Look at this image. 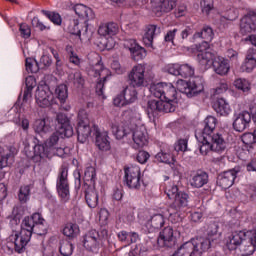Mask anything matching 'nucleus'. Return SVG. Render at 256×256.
<instances>
[{
  "mask_svg": "<svg viewBox=\"0 0 256 256\" xmlns=\"http://www.w3.org/2000/svg\"><path fill=\"white\" fill-rule=\"evenodd\" d=\"M181 64H168L165 67V70L167 73H170V75H179Z\"/></svg>",
  "mask_w": 256,
  "mask_h": 256,
  "instance_id": "nucleus-64",
  "label": "nucleus"
},
{
  "mask_svg": "<svg viewBox=\"0 0 256 256\" xmlns=\"http://www.w3.org/2000/svg\"><path fill=\"white\" fill-rule=\"evenodd\" d=\"M43 15L47 17L54 25H61L63 20L61 19V15L57 12H51L47 10H42Z\"/></svg>",
  "mask_w": 256,
  "mask_h": 256,
  "instance_id": "nucleus-53",
  "label": "nucleus"
},
{
  "mask_svg": "<svg viewBox=\"0 0 256 256\" xmlns=\"http://www.w3.org/2000/svg\"><path fill=\"white\" fill-rule=\"evenodd\" d=\"M195 137L200 144L199 148L201 155H208L210 151H214V153H223V151L227 149V142L220 133L202 135L201 132H197Z\"/></svg>",
  "mask_w": 256,
  "mask_h": 256,
  "instance_id": "nucleus-4",
  "label": "nucleus"
},
{
  "mask_svg": "<svg viewBox=\"0 0 256 256\" xmlns=\"http://www.w3.org/2000/svg\"><path fill=\"white\" fill-rule=\"evenodd\" d=\"M17 111H18L17 106H14L12 109L9 110L8 112L9 121H13L14 123H17L19 117H21V115Z\"/></svg>",
  "mask_w": 256,
  "mask_h": 256,
  "instance_id": "nucleus-63",
  "label": "nucleus"
},
{
  "mask_svg": "<svg viewBox=\"0 0 256 256\" xmlns=\"http://www.w3.org/2000/svg\"><path fill=\"white\" fill-rule=\"evenodd\" d=\"M35 99L37 105L43 108L51 107V105H53V103L55 102L53 92H51L47 84L38 86L35 93Z\"/></svg>",
  "mask_w": 256,
  "mask_h": 256,
  "instance_id": "nucleus-14",
  "label": "nucleus"
},
{
  "mask_svg": "<svg viewBox=\"0 0 256 256\" xmlns=\"http://www.w3.org/2000/svg\"><path fill=\"white\" fill-rule=\"evenodd\" d=\"M41 223H45L41 213H34L31 217H25L21 225L24 227L26 225V229L33 233V225H39Z\"/></svg>",
  "mask_w": 256,
  "mask_h": 256,
  "instance_id": "nucleus-34",
  "label": "nucleus"
},
{
  "mask_svg": "<svg viewBox=\"0 0 256 256\" xmlns=\"http://www.w3.org/2000/svg\"><path fill=\"white\" fill-rule=\"evenodd\" d=\"M256 30V12L251 11L241 19L240 22V33L247 35L253 33Z\"/></svg>",
  "mask_w": 256,
  "mask_h": 256,
  "instance_id": "nucleus-19",
  "label": "nucleus"
},
{
  "mask_svg": "<svg viewBox=\"0 0 256 256\" xmlns=\"http://www.w3.org/2000/svg\"><path fill=\"white\" fill-rule=\"evenodd\" d=\"M74 11L80 19H84L85 21L95 19V13H93V10L84 4H76L74 6Z\"/></svg>",
  "mask_w": 256,
  "mask_h": 256,
  "instance_id": "nucleus-32",
  "label": "nucleus"
},
{
  "mask_svg": "<svg viewBox=\"0 0 256 256\" xmlns=\"http://www.w3.org/2000/svg\"><path fill=\"white\" fill-rule=\"evenodd\" d=\"M89 74L94 77H100L102 80L97 82L96 84V93L100 97L103 96V89L105 87V82L111 79V71L105 67H103V63L97 62L92 68L89 70Z\"/></svg>",
  "mask_w": 256,
  "mask_h": 256,
  "instance_id": "nucleus-12",
  "label": "nucleus"
},
{
  "mask_svg": "<svg viewBox=\"0 0 256 256\" xmlns=\"http://www.w3.org/2000/svg\"><path fill=\"white\" fill-rule=\"evenodd\" d=\"M69 81H72V83L77 87L78 89L83 87L85 85V79H83V76L81 75V72L76 71L74 73H71L69 75Z\"/></svg>",
  "mask_w": 256,
  "mask_h": 256,
  "instance_id": "nucleus-52",
  "label": "nucleus"
},
{
  "mask_svg": "<svg viewBox=\"0 0 256 256\" xmlns=\"http://www.w3.org/2000/svg\"><path fill=\"white\" fill-rule=\"evenodd\" d=\"M180 77H193L195 75V68L189 64H180Z\"/></svg>",
  "mask_w": 256,
  "mask_h": 256,
  "instance_id": "nucleus-54",
  "label": "nucleus"
},
{
  "mask_svg": "<svg viewBox=\"0 0 256 256\" xmlns=\"http://www.w3.org/2000/svg\"><path fill=\"white\" fill-rule=\"evenodd\" d=\"M200 9L204 15H210L215 9V0H201Z\"/></svg>",
  "mask_w": 256,
  "mask_h": 256,
  "instance_id": "nucleus-50",
  "label": "nucleus"
},
{
  "mask_svg": "<svg viewBox=\"0 0 256 256\" xmlns=\"http://www.w3.org/2000/svg\"><path fill=\"white\" fill-rule=\"evenodd\" d=\"M252 120L256 123V106L250 107V112L242 111L234 114L233 129L243 133L245 129H249Z\"/></svg>",
  "mask_w": 256,
  "mask_h": 256,
  "instance_id": "nucleus-10",
  "label": "nucleus"
},
{
  "mask_svg": "<svg viewBox=\"0 0 256 256\" xmlns=\"http://www.w3.org/2000/svg\"><path fill=\"white\" fill-rule=\"evenodd\" d=\"M164 191L168 198L173 199L179 193V187H177L175 182H165Z\"/></svg>",
  "mask_w": 256,
  "mask_h": 256,
  "instance_id": "nucleus-47",
  "label": "nucleus"
},
{
  "mask_svg": "<svg viewBox=\"0 0 256 256\" xmlns=\"http://www.w3.org/2000/svg\"><path fill=\"white\" fill-rule=\"evenodd\" d=\"M63 234L71 239L77 237L79 235V225L73 223L66 224L63 229Z\"/></svg>",
  "mask_w": 256,
  "mask_h": 256,
  "instance_id": "nucleus-44",
  "label": "nucleus"
},
{
  "mask_svg": "<svg viewBox=\"0 0 256 256\" xmlns=\"http://www.w3.org/2000/svg\"><path fill=\"white\" fill-rule=\"evenodd\" d=\"M211 242L205 238H193L183 243L175 252L174 256H202L209 251Z\"/></svg>",
  "mask_w": 256,
  "mask_h": 256,
  "instance_id": "nucleus-5",
  "label": "nucleus"
},
{
  "mask_svg": "<svg viewBox=\"0 0 256 256\" xmlns=\"http://www.w3.org/2000/svg\"><path fill=\"white\" fill-rule=\"evenodd\" d=\"M165 219L167 218L165 217L164 210H162L161 213L151 216L146 222H144V225L149 232H153L155 229H161V227L165 225Z\"/></svg>",
  "mask_w": 256,
  "mask_h": 256,
  "instance_id": "nucleus-26",
  "label": "nucleus"
},
{
  "mask_svg": "<svg viewBox=\"0 0 256 256\" xmlns=\"http://www.w3.org/2000/svg\"><path fill=\"white\" fill-rule=\"evenodd\" d=\"M234 87H236L238 91H242V93H249V91H251V82L245 78H237L234 81Z\"/></svg>",
  "mask_w": 256,
  "mask_h": 256,
  "instance_id": "nucleus-42",
  "label": "nucleus"
},
{
  "mask_svg": "<svg viewBox=\"0 0 256 256\" xmlns=\"http://www.w3.org/2000/svg\"><path fill=\"white\" fill-rule=\"evenodd\" d=\"M130 55L134 61H141L147 57V50L138 44L136 49L133 52H130Z\"/></svg>",
  "mask_w": 256,
  "mask_h": 256,
  "instance_id": "nucleus-51",
  "label": "nucleus"
},
{
  "mask_svg": "<svg viewBox=\"0 0 256 256\" xmlns=\"http://www.w3.org/2000/svg\"><path fill=\"white\" fill-rule=\"evenodd\" d=\"M217 127V118L213 116H208L205 119V127L203 132H200L201 135H211L213 131H215V128Z\"/></svg>",
  "mask_w": 256,
  "mask_h": 256,
  "instance_id": "nucleus-41",
  "label": "nucleus"
},
{
  "mask_svg": "<svg viewBox=\"0 0 256 256\" xmlns=\"http://www.w3.org/2000/svg\"><path fill=\"white\" fill-rule=\"evenodd\" d=\"M55 94L61 103H65V101H67V97H69L67 85L65 84L58 85L55 89Z\"/></svg>",
  "mask_w": 256,
  "mask_h": 256,
  "instance_id": "nucleus-48",
  "label": "nucleus"
},
{
  "mask_svg": "<svg viewBox=\"0 0 256 256\" xmlns=\"http://www.w3.org/2000/svg\"><path fill=\"white\" fill-rule=\"evenodd\" d=\"M57 122L60 127L58 129L61 137H73V126L69 122V118L63 113L57 114L56 117Z\"/></svg>",
  "mask_w": 256,
  "mask_h": 256,
  "instance_id": "nucleus-25",
  "label": "nucleus"
},
{
  "mask_svg": "<svg viewBox=\"0 0 256 256\" xmlns=\"http://www.w3.org/2000/svg\"><path fill=\"white\" fill-rule=\"evenodd\" d=\"M145 71L146 67L144 64L133 66L128 74L129 86L113 99L115 107H125L137 101V89H143L147 85Z\"/></svg>",
  "mask_w": 256,
  "mask_h": 256,
  "instance_id": "nucleus-1",
  "label": "nucleus"
},
{
  "mask_svg": "<svg viewBox=\"0 0 256 256\" xmlns=\"http://www.w3.org/2000/svg\"><path fill=\"white\" fill-rule=\"evenodd\" d=\"M133 123H137L135 118H132L129 124L119 126L117 123H111L110 127L116 139H124V137L131 135V125Z\"/></svg>",
  "mask_w": 256,
  "mask_h": 256,
  "instance_id": "nucleus-28",
  "label": "nucleus"
},
{
  "mask_svg": "<svg viewBox=\"0 0 256 256\" xmlns=\"http://www.w3.org/2000/svg\"><path fill=\"white\" fill-rule=\"evenodd\" d=\"M189 183L193 189H201V187H205L209 183V174L203 170L193 171L190 175Z\"/></svg>",
  "mask_w": 256,
  "mask_h": 256,
  "instance_id": "nucleus-20",
  "label": "nucleus"
},
{
  "mask_svg": "<svg viewBox=\"0 0 256 256\" xmlns=\"http://www.w3.org/2000/svg\"><path fill=\"white\" fill-rule=\"evenodd\" d=\"M156 161H159V163H166L167 165H170L171 169L174 171V175H179L181 171V165L177 164L175 162V158L171 153L169 152H158L155 156Z\"/></svg>",
  "mask_w": 256,
  "mask_h": 256,
  "instance_id": "nucleus-24",
  "label": "nucleus"
},
{
  "mask_svg": "<svg viewBox=\"0 0 256 256\" xmlns=\"http://www.w3.org/2000/svg\"><path fill=\"white\" fill-rule=\"evenodd\" d=\"M19 31L23 39H29L31 37V27H29V25L20 24Z\"/></svg>",
  "mask_w": 256,
  "mask_h": 256,
  "instance_id": "nucleus-62",
  "label": "nucleus"
},
{
  "mask_svg": "<svg viewBox=\"0 0 256 256\" xmlns=\"http://www.w3.org/2000/svg\"><path fill=\"white\" fill-rule=\"evenodd\" d=\"M130 133L132 134L135 149H141L149 143V134L145 125L141 123V118H138L137 123L131 124Z\"/></svg>",
  "mask_w": 256,
  "mask_h": 256,
  "instance_id": "nucleus-11",
  "label": "nucleus"
},
{
  "mask_svg": "<svg viewBox=\"0 0 256 256\" xmlns=\"http://www.w3.org/2000/svg\"><path fill=\"white\" fill-rule=\"evenodd\" d=\"M176 88L178 89V91H180V93H184L185 95H189V81H185V80H178L176 82Z\"/></svg>",
  "mask_w": 256,
  "mask_h": 256,
  "instance_id": "nucleus-60",
  "label": "nucleus"
},
{
  "mask_svg": "<svg viewBox=\"0 0 256 256\" xmlns=\"http://www.w3.org/2000/svg\"><path fill=\"white\" fill-rule=\"evenodd\" d=\"M211 65L214 69V73L221 77H225V75H228L229 71H231V64H229V60L222 56H215L214 54V57L211 60Z\"/></svg>",
  "mask_w": 256,
  "mask_h": 256,
  "instance_id": "nucleus-17",
  "label": "nucleus"
},
{
  "mask_svg": "<svg viewBox=\"0 0 256 256\" xmlns=\"http://www.w3.org/2000/svg\"><path fill=\"white\" fill-rule=\"evenodd\" d=\"M188 95H197L205 89V80L201 76H196L188 80Z\"/></svg>",
  "mask_w": 256,
  "mask_h": 256,
  "instance_id": "nucleus-30",
  "label": "nucleus"
},
{
  "mask_svg": "<svg viewBox=\"0 0 256 256\" xmlns=\"http://www.w3.org/2000/svg\"><path fill=\"white\" fill-rule=\"evenodd\" d=\"M164 217H166V219H169L171 223H179V221H181L179 212L174 207L165 208Z\"/></svg>",
  "mask_w": 256,
  "mask_h": 256,
  "instance_id": "nucleus-45",
  "label": "nucleus"
},
{
  "mask_svg": "<svg viewBox=\"0 0 256 256\" xmlns=\"http://www.w3.org/2000/svg\"><path fill=\"white\" fill-rule=\"evenodd\" d=\"M95 145L100 151H109L111 149V141H109V132L100 131L99 126L93 125Z\"/></svg>",
  "mask_w": 256,
  "mask_h": 256,
  "instance_id": "nucleus-16",
  "label": "nucleus"
},
{
  "mask_svg": "<svg viewBox=\"0 0 256 256\" xmlns=\"http://www.w3.org/2000/svg\"><path fill=\"white\" fill-rule=\"evenodd\" d=\"M17 211L18 208H14L12 212L13 216L9 217L12 229H15V227H19V223H21V215H19Z\"/></svg>",
  "mask_w": 256,
  "mask_h": 256,
  "instance_id": "nucleus-59",
  "label": "nucleus"
},
{
  "mask_svg": "<svg viewBox=\"0 0 256 256\" xmlns=\"http://www.w3.org/2000/svg\"><path fill=\"white\" fill-rule=\"evenodd\" d=\"M68 31L71 33V35H76L79 39H81V28L79 27V20H72L68 26Z\"/></svg>",
  "mask_w": 256,
  "mask_h": 256,
  "instance_id": "nucleus-55",
  "label": "nucleus"
},
{
  "mask_svg": "<svg viewBox=\"0 0 256 256\" xmlns=\"http://www.w3.org/2000/svg\"><path fill=\"white\" fill-rule=\"evenodd\" d=\"M148 115L157 117L161 113V100H149L146 109Z\"/></svg>",
  "mask_w": 256,
  "mask_h": 256,
  "instance_id": "nucleus-40",
  "label": "nucleus"
},
{
  "mask_svg": "<svg viewBox=\"0 0 256 256\" xmlns=\"http://www.w3.org/2000/svg\"><path fill=\"white\" fill-rule=\"evenodd\" d=\"M95 181H97V171L95 167L88 166L84 171V182L90 187H95Z\"/></svg>",
  "mask_w": 256,
  "mask_h": 256,
  "instance_id": "nucleus-38",
  "label": "nucleus"
},
{
  "mask_svg": "<svg viewBox=\"0 0 256 256\" xmlns=\"http://www.w3.org/2000/svg\"><path fill=\"white\" fill-rule=\"evenodd\" d=\"M77 135L80 143H85L89 137H95L93 126L89 125V115L87 110L81 109L78 112Z\"/></svg>",
  "mask_w": 256,
  "mask_h": 256,
  "instance_id": "nucleus-7",
  "label": "nucleus"
},
{
  "mask_svg": "<svg viewBox=\"0 0 256 256\" xmlns=\"http://www.w3.org/2000/svg\"><path fill=\"white\" fill-rule=\"evenodd\" d=\"M59 251L63 256H71L73 255V244H71L70 242L64 241L60 244Z\"/></svg>",
  "mask_w": 256,
  "mask_h": 256,
  "instance_id": "nucleus-56",
  "label": "nucleus"
},
{
  "mask_svg": "<svg viewBox=\"0 0 256 256\" xmlns=\"http://www.w3.org/2000/svg\"><path fill=\"white\" fill-rule=\"evenodd\" d=\"M37 85L35 78L33 76L26 77V89L24 90L23 99L21 107H27L29 109L31 107V99L33 98V89Z\"/></svg>",
  "mask_w": 256,
  "mask_h": 256,
  "instance_id": "nucleus-23",
  "label": "nucleus"
},
{
  "mask_svg": "<svg viewBox=\"0 0 256 256\" xmlns=\"http://www.w3.org/2000/svg\"><path fill=\"white\" fill-rule=\"evenodd\" d=\"M173 241H175L173 227L167 226L162 231H160L158 236V245L160 247H169Z\"/></svg>",
  "mask_w": 256,
  "mask_h": 256,
  "instance_id": "nucleus-29",
  "label": "nucleus"
},
{
  "mask_svg": "<svg viewBox=\"0 0 256 256\" xmlns=\"http://www.w3.org/2000/svg\"><path fill=\"white\" fill-rule=\"evenodd\" d=\"M207 233V237L208 238H204L207 239L208 241H210V246H211V241H217L218 239H221V233H219V224L218 223H210L207 227L206 230Z\"/></svg>",
  "mask_w": 256,
  "mask_h": 256,
  "instance_id": "nucleus-37",
  "label": "nucleus"
},
{
  "mask_svg": "<svg viewBox=\"0 0 256 256\" xmlns=\"http://www.w3.org/2000/svg\"><path fill=\"white\" fill-rule=\"evenodd\" d=\"M194 39H204L205 41H213L215 34L213 33V28L209 26H204L202 31L196 32L193 35Z\"/></svg>",
  "mask_w": 256,
  "mask_h": 256,
  "instance_id": "nucleus-39",
  "label": "nucleus"
},
{
  "mask_svg": "<svg viewBox=\"0 0 256 256\" xmlns=\"http://www.w3.org/2000/svg\"><path fill=\"white\" fill-rule=\"evenodd\" d=\"M159 33H161V28L157 27V25H148L143 36L144 45H146V47H153V39H155V35H159Z\"/></svg>",
  "mask_w": 256,
  "mask_h": 256,
  "instance_id": "nucleus-31",
  "label": "nucleus"
},
{
  "mask_svg": "<svg viewBox=\"0 0 256 256\" xmlns=\"http://www.w3.org/2000/svg\"><path fill=\"white\" fill-rule=\"evenodd\" d=\"M195 49L198 53L197 57L200 65L203 67H211V60L215 54L209 51V43L204 41L201 44L196 45Z\"/></svg>",
  "mask_w": 256,
  "mask_h": 256,
  "instance_id": "nucleus-15",
  "label": "nucleus"
},
{
  "mask_svg": "<svg viewBox=\"0 0 256 256\" xmlns=\"http://www.w3.org/2000/svg\"><path fill=\"white\" fill-rule=\"evenodd\" d=\"M176 207H187L189 205V194L185 192H179L176 197L173 198Z\"/></svg>",
  "mask_w": 256,
  "mask_h": 256,
  "instance_id": "nucleus-46",
  "label": "nucleus"
},
{
  "mask_svg": "<svg viewBox=\"0 0 256 256\" xmlns=\"http://www.w3.org/2000/svg\"><path fill=\"white\" fill-rule=\"evenodd\" d=\"M177 7V0H162L160 6L156 11H160L161 13H169L173 11Z\"/></svg>",
  "mask_w": 256,
  "mask_h": 256,
  "instance_id": "nucleus-43",
  "label": "nucleus"
},
{
  "mask_svg": "<svg viewBox=\"0 0 256 256\" xmlns=\"http://www.w3.org/2000/svg\"><path fill=\"white\" fill-rule=\"evenodd\" d=\"M150 93L160 99V113H173L177 109V89L171 83L160 82L150 86Z\"/></svg>",
  "mask_w": 256,
  "mask_h": 256,
  "instance_id": "nucleus-2",
  "label": "nucleus"
},
{
  "mask_svg": "<svg viewBox=\"0 0 256 256\" xmlns=\"http://www.w3.org/2000/svg\"><path fill=\"white\" fill-rule=\"evenodd\" d=\"M85 200L90 209H95L99 205V194L95 190V186H90L85 192Z\"/></svg>",
  "mask_w": 256,
  "mask_h": 256,
  "instance_id": "nucleus-33",
  "label": "nucleus"
},
{
  "mask_svg": "<svg viewBox=\"0 0 256 256\" xmlns=\"http://www.w3.org/2000/svg\"><path fill=\"white\" fill-rule=\"evenodd\" d=\"M69 170L67 167L62 166L58 173L56 181V189L58 197L62 203H67L71 199V192L69 190Z\"/></svg>",
  "mask_w": 256,
  "mask_h": 256,
  "instance_id": "nucleus-8",
  "label": "nucleus"
},
{
  "mask_svg": "<svg viewBox=\"0 0 256 256\" xmlns=\"http://www.w3.org/2000/svg\"><path fill=\"white\" fill-rule=\"evenodd\" d=\"M59 135L58 131L54 132L43 144H36L34 146V155L32 160L34 163H45L57 155V157H63L65 155V149L59 147Z\"/></svg>",
  "mask_w": 256,
  "mask_h": 256,
  "instance_id": "nucleus-3",
  "label": "nucleus"
},
{
  "mask_svg": "<svg viewBox=\"0 0 256 256\" xmlns=\"http://www.w3.org/2000/svg\"><path fill=\"white\" fill-rule=\"evenodd\" d=\"M17 152V148L13 145H0V169L7 167V165H9V159H11V157H15Z\"/></svg>",
  "mask_w": 256,
  "mask_h": 256,
  "instance_id": "nucleus-21",
  "label": "nucleus"
},
{
  "mask_svg": "<svg viewBox=\"0 0 256 256\" xmlns=\"http://www.w3.org/2000/svg\"><path fill=\"white\" fill-rule=\"evenodd\" d=\"M124 181L129 189H139L143 183L141 179V168L137 165L125 167Z\"/></svg>",
  "mask_w": 256,
  "mask_h": 256,
  "instance_id": "nucleus-13",
  "label": "nucleus"
},
{
  "mask_svg": "<svg viewBox=\"0 0 256 256\" xmlns=\"http://www.w3.org/2000/svg\"><path fill=\"white\" fill-rule=\"evenodd\" d=\"M33 233L27 229V225L24 224L20 230L12 229V233L6 239V247L9 251H16V253H23L25 247H27Z\"/></svg>",
  "mask_w": 256,
  "mask_h": 256,
  "instance_id": "nucleus-6",
  "label": "nucleus"
},
{
  "mask_svg": "<svg viewBox=\"0 0 256 256\" xmlns=\"http://www.w3.org/2000/svg\"><path fill=\"white\" fill-rule=\"evenodd\" d=\"M101 245V237L99 236V232L96 230L89 231L84 237V247L88 249V251H92L97 253L99 251V247Z\"/></svg>",
  "mask_w": 256,
  "mask_h": 256,
  "instance_id": "nucleus-18",
  "label": "nucleus"
},
{
  "mask_svg": "<svg viewBox=\"0 0 256 256\" xmlns=\"http://www.w3.org/2000/svg\"><path fill=\"white\" fill-rule=\"evenodd\" d=\"M34 130L39 135H45L51 131V121L49 118L38 119L34 123Z\"/></svg>",
  "mask_w": 256,
  "mask_h": 256,
  "instance_id": "nucleus-35",
  "label": "nucleus"
},
{
  "mask_svg": "<svg viewBox=\"0 0 256 256\" xmlns=\"http://www.w3.org/2000/svg\"><path fill=\"white\" fill-rule=\"evenodd\" d=\"M256 68V49L250 48L246 53V57L240 67L242 73H252Z\"/></svg>",
  "mask_w": 256,
  "mask_h": 256,
  "instance_id": "nucleus-27",
  "label": "nucleus"
},
{
  "mask_svg": "<svg viewBox=\"0 0 256 256\" xmlns=\"http://www.w3.org/2000/svg\"><path fill=\"white\" fill-rule=\"evenodd\" d=\"M235 179H237V170L232 169L219 174L217 185L222 189H229L230 187H233Z\"/></svg>",
  "mask_w": 256,
  "mask_h": 256,
  "instance_id": "nucleus-22",
  "label": "nucleus"
},
{
  "mask_svg": "<svg viewBox=\"0 0 256 256\" xmlns=\"http://www.w3.org/2000/svg\"><path fill=\"white\" fill-rule=\"evenodd\" d=\"M25 66H26V71L28 73H37V71H39V65L32 58H26Z\"/></svg>",
  "mask_w": 256,
  "mask_h": 256,
  "instance_id": "nucleus-57",
  "label": "nucleus"
},
{
  "mask_svg": "<svg viewBox=\"0 0 256 256\" xmlns=\"http://www.w3.org/2000/svg\"><path fill=\"white\" fill-rule=\"evenodd\" d=\"M116 33H119V26L116 23L111 22L100 25L98 28V35L104 37L101 41V45L104 49H107L108 51L114 49L116 42L112 37L115 36Z\"/></svg>",
  "mask_w": 256,
  "mask_h": 256,
  "instance_id": "nucleus-9",
  "label": "nucleus"
},
{
  "mask_svg": "<svg viewBox=\"0 0 256 256\" xmlns=\"http://www.w3.org/2000/svg\"><path fill=\"white\" fill-rule=\"evenodd\" d=\"M214 111L218 113V115L227 117L229 113H231V106L229 105V102H227L226 99L219 98L215 103H214Z\"/></svg>",
  "mask_w": 256,
  "mask_h": 256,
  "instance_id": "nucleus-36",
  "label": "nucleus"
},
{
  "mask_svg": "<svg viewBox=\"0 0 256 256\" xmlns=\"http://www.w3.org/2000/svg\"><path fill=\"white\" fill-rule=\"evenodd\" d=\"M31 196V187L29 185L21 186L18 192V199L20 203H27Z\"/></svg>",
  "mask_w": 256,
  "mask_h": 256,
  "instance_id": "nucleus-49",
  "label": "nucleus"
},
{
  "mask_svg": "<svg viewBox=\"0 0 256 256\" xmlns=\"http://www.w3.org/2000/svg\"><path fill=\"white\" fill-rule=\"evenodd\" d=\"M242 142L244 145H253L256 143V130L253 133H245L242 135Z\"/></svg>",
  "mask_w": 256,
  "mask_h": 256,
  "instance_id": "nucleus-58",
  "label": "nucleus"
},
{
  "mask_svg": "<svg viewBox=\"0 0 256 256\" xmlns=\"http://www.w3.org/2000/svg\"><path fill=\"white\" fill-rule=\"evenodd\" d=\"M32 233H35L36 235H45V233H47V226H45V223L33 224Z\"/></svg>",
  "mask_w": 256,
  "mask_h": 256,
  "instance_id": "nucleus-61",
  "label": "nucleus"
}]
</instances>
